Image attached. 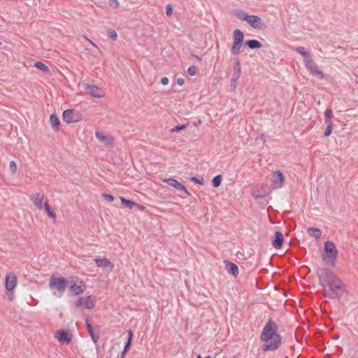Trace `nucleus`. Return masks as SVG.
Masks as SVG:
<instances>
[{"label": "nucleus", "instance_id": "39", "mask_svg": "<svg viewBox=\"0 0 358 358\" xmlns=\"http://www.w3.org/2000/svg\"><path fill=\"white\" fill-rule=\"evenodd\" d=\"M166 13L167 16H171L173 13V8L171 4H167L166 7Z\"/></svg>", "mask_w": 358, "mask_h": 358}, {"label": "nucleus", "instance_id": "18", "mask_svg": "<svg viewBox=\"0 0 358 358\" xmlns=\"http://www.w3.org/2000/svg\"><path fill=\"white\" fill-rule=\"evenodd\" d=\"M224 263L227 272L236 277L238 274V267L237 265L229 260H224Z\"/></svg>", "mask_w": 358, "mask_h": 358}, {"label": "nucleus", "instance_id": "2", "mask_svg": "<svg viewBox=\"0 0 358 358\" xmlns=\"http://www.w3.org/2000/svg\"><path fill=\"white\" fill-rule=\"evenodd\" d=\"M277 331V324L269 320L260 335V339L264 343L262 347L264 352L275 351L280 346L282 338Z\"/></svg>", "mask_w": 358, "mask_h": 358}, {"label": "nucleus", "instance_id": "52", "mask_svg": "<svg viewBox=\"0 0 358 358\" xmlns=\"http://www.w3.org/2000/svg\"><path fill=\"white\" fill-rule=\"evenodd\" d=\"M127 352H124V350L122 351V354H121V358H124V355Z\"/></svg>", "mask_w": 358, "mask_h": 358}, {"label": "nucleus", "instance_id": "37", "mask_svg": "<svg viewBox=\"0 0 358 358\" xmlns=\"http://www.w3.org/2000/svg\"><path fill=\"white\" fill-rule=\"evenodd\" d=\"M187 73L191 76H195L196 73V66L194 65L189 66L187 69Z\"/></svg>", "mask_w": 358, "mask_h": 358}, {"label": "nucleus", "instance_id": "49", "mask_svg": "<svg viewBox=\"0 0 358 358\" xmlns=\"http://www.w3.org/2000/svg\"><path fill=\"white\" fill-rule=\"evenodd\" d=\"M252 196L255 197V199H261V198H263L264 196L262 195V194H256L255 193H252Z\"/></svg>", "mask_w": 358, "mask_h": 358}, {"label": "nucleus", "instance_id": "19", "mask_svg": "<svg viewBox=\"0 0 358 358\" xmlns=\"http://www.w3.org/2000/svg\"><path fill=\"white\" fill-rule=\"evenodd\" d=\"M50 122L53 130L57 131L59 130L60 121L55 114L52 113L50 115Z\"/></svg>", "mask_w": 358, "mask_h": 358}, {"label": "nucleus", "instance_id": "45", "mask_svg": "<svg viewBox=\"0 0 358 358\" xmlns=\"http://www.w3.org/2000/svg\"><path fill=\"white\" fill-rule=\"evenodd\" d=\"M169 78H166V77H163L162 79H161V83L163 85H166L169 84Z\"/></svg>", "mask_w": 358, "mask_h": 358}, {"label": "nucleus", "instance_id": "51", "mask_svg": "<svg viewBox=\"0 0 358 358\" xmlns=\"http://www.w3.org/2000/svg\"><path fill=\"white\" fill-rule=\"evenodd\" d=\"M197 358H211L210 356H207V357H203L201 355H197L196 357Z\"/></svg>", "mask_w": 358, "mask_h": 358}, {"label": "nucleus", "instance_id": "46", "mask_svg": "<svg viewBox=\"0 0 358 358\" xmlns=\"http://www.w3.org/2000/svg\"><path fill=\"white\" fill-rule=\"evenodd\" d=\"M8 299H9V301H12L13 300V299H14L13 290L8 292Z\"/></svg>", "mask_w": 358, "mask_h": 358}, {"label": "nucleus", "instance_id": "53", "mask_svg": "<svg viewBox=\"0 0 358 358\" xmlns=\"http://www.w3.org/2000/svg\"><path fill=\"white\" fill-rule=\"evenodd\" d=\"M194 57H195V58H196L198 60H201V59L199 57H198L197 55H194Z\"/></svg>", "mask_w": 358, "mask_h": 358}, {"label": "nucleus", "instance_id": "10", "mask_svg": "<svg viewBox=\"0 0 358 358\" xmlns=\"http://www.w3.org/2000/svg\"><path fill=\"white\" fill-rule=\"evenodd\" d=\"M75 307L83 306L86 309H92L94 307V303L91 296L82 297L74 302Z\"/></svg>", "mask_w": 358, "mask_h": 358}, {"label": "nucleus", "instance_id": "48", "mask_svg": "<svg viewBox=\"0 0 358 358\" xmlns=\"http://www.w3.org/2000/svg\"><path fill=\"white\" fill-rule=\"evenodd\" d=\"M128 333V339L127 340H129V341H132V338H133V332L131 330H129L127 331Z\"/></svg>", "mask_w": 358, "mask_h": 358}, {"label": "nucleus", "instance_id": "3", "mask_svg": "<svg viewBox=\"0 0 358 358\" xmlns=\"http://www.w3.org/2000/svg\"><path fill=\"white\" fill-rule=\"evenodd\" d=\"M324 252L326 254L322 256V259L329 263L334 264L338 256V250L335 243L329 241L325 242Z\"/></svg>", "mask_w": 358, "mask_h": 358}, {"label": "nucleus", "instance_id": "38", "mask_svg": "<svg viewBox=\"0 0 358 358\" xmlns=\"http://www.w3.org/2000/svg\"><path fill=\"white\" fill-rule=\"evenodd\" d=\"M238 78H239L232 77L231 80V87L232 90H234L236 88Z\"/></svg>", "mask_w": 358, "mask_h": 358}, {"label": "nucleus", "instance_id": "4", "mask_svg": "<svg viewBox=\"0 0 358 358\" xmlns=\"http://www.w3.org/2000/svg\"><path fill=\"white\" fill-rule=\"evenodd\" d=\"M244 39L243 32L236 29L234 31V41L231 49L233 55H238L241 52V48Z\"/></svg>", "mask_w": 358, "mask_h": 358}, {"label": "nucleus", "instance_id": "56", "mask_svg": "<svg viewBox=\"0 0 358 358\" xmlns=\"http://www.w3.org/2000/svg\"><path fill=\"white\" fill-rule=\"evenodd\" d=\"M234 358H235V357H234Z\"/></svg>", "mask_w": 358, "mask_h": 358}, {"label": "nucleus", "instance_id": "29", "mask_svg": "<svg viewBox=\"0 0 358 358\" xmlns=\"http://www.w3.org/2000/svg\"><path fill=\"white\" fill-rule=\"evenodd\" d=\"M34 66L44 73H48L50 71L49 68L41 62H36Z\"/></svg>", "mask_w": 358, "mask_h": 358}, {"label": "nucleus", "instance_id": "41", "mask_svg": "<svg viewBox=\"0 0 358 358\" xmlns=\"http://www.w3.org/2000/svg\"><path fill=\"white\" fill-rule=\"evenodd\" d=\"M178 190L183 191L187 195L190 196L189 192L182 183L179 185Z\"/></svg>", "mask_w": 358, "mask_h": 358}, {"label": "nucleus", "instance_id": "28", "mask_svg": "<svg viewBox=\"0 0 358 358\" xmlns=\"http://www.w3.org/2000/svg\"><path fill=\"white\" fill-rule=\"evenodd\" d=\"M295 50L304 57V61L311 58L310 53H308L303 47H296Z\"/></svg>", "mask_w": 358, "mask_h": 358}, {"label": "nucleus", "instance_id": "1", "mask_svg": "<svg viewBox=\"0 0 358 358\" xmlns=\"http://www.w3.org/2000/svg\"><path fill=\"white\" fill-rule=\"evenodd\" d=\"M319 284L324 288L326 298L336 299L340 298L345 292L344 284L329 268H319L317 272Z\"/></svg>", "mask_w": 358, "mask_h": 358}, {"label": "nucleus", "instance_id": "27", "mask_svg": "<svg viewBox=\"0 0 358 358\" xmlns=\"http://www.w3.org/2000/svg\"><path fill=\"white\" fill-rule=\"evenodd\" d=\"M163 182L164 183H166L167 185L171 186V187H175L176 189H178V187L180 185V182L179 181H178L177 180H176V179H174L173 178L164 179L163 180Z\"/></svg>", "mask_w": 358, "mask_h": 358}, {"label": "nucleus", "instance_id": "54", "mask_svg": "<svg viewBox=\"0 0 358 358\" xmlns=\"http://www.w3.org/2000/svg\"><path fill=\"white\" fill-rule=\"evenodd\" d=\"M2 44V43L0 41V45Z\"/></svg>", "mask_w": 358, "mask_h": 358}, {"label": "nucleus", "instance_id": "23", "mask_svg": "<svg viewBox=\"0 0 358 358\" xmlns=\"http://www.w3.org/2000/svg\"><path fill=\"white\" fill-rule=\"evenodd\" d=\"M241 74V62L238 59H235V63L234 66V73L232 77L240 78Z\"/></svg>", "mask_w": 358, "mask_h": 358}, {"label": "nucleus", "instance_id": "20", "mask_svg": "<svg viewBox=\"0 0 358 358\" xmlns=\"http://www.w3.org/2000/svg\"><path fill=\"white\" fill-rule=\"evenodd\" d=\"M245 45H247L250 49H258L262 47V43L256 39H250L248 40L245 42Z\"/></svg>", "mask_w": 358, "mask_h": 358}, {"label": "nucleus", "instance_id": "24", "mask_svg": "<svg viewBox=\"0 0 358 358\" xmlns=\"http://www.w3.org/2000/svg\"><path fill=\"white\" fill-rule=\"evenodd\" d=\"M307 233L308 235L311 237H314L315 238L317 239L320 238L322 235V231L320 229L315 228V227H310L307 229Z\"/></svg>", "mask_w": 358, "mask_h": 358}, {"label": "nucleus", "instance_id": "22", "mask_svg": "<svg viewBox=\"0 0 358 358\" xmlns=\"http://www.w3.org/2000/svg\"><path fill=\"white\" fill-rule=\"evenodd\" d=\"M70 291L74 295H78L83 294L85 292V286L84 285H77L76 284H73L70 286Z\"/></svg>", "mask_w": 358, "mask_h": 358}, {"label": "nucleus", "instance_id": "5", "mask_svg": "<svg viewBox=\"0 0 358 358\" xmlns=\"http://www.w3.org/2000/svg\"><path fill=\"white\" fill-rule=\"evenodd\" d=\"M66 284L67 282L64 277H55L52 275L50 279L49 287L50 289L58 290L61 296L66 288Z\"/></svg>", "mask_w": 358, "mask_h": 358}, {"label": "nucleus", "instance_id": "17", "mask_svg": "<svg viewBox=\"0 0 358 358\" xmlns=\"http://www.w3.org/2000/svg\"><path fill=\"white\" fill-rule=\"evenodd\" d=\"M44 199V195L41 193H36L33 195L30 196V199L34 203V206L38 209H42L43 208V201Z\"/></svg>", "mask_w": 358, "mask_h": 358}, {"label": "nucleus", "instance_id": "15", "mask_svg": "<svg viewBox=\"0 0 358 358\" xmlns=\"http://www.w3.org/2000/svg\"><path fill=\"white\" fill-rule=\"evenodd\" d=\"M247 22L254 29H261L263 27L264 23L260 17L257 15H250Z\"/></svg>", "mask_w": 358, "mask_h": 358}, {"label": "nucleus", "instance_id": "11", "mask_svg": "<svg viewBox=\"0 0 358 358\" xmlns=\"http://www.w3.org/2000/svg\"><path fill=\"white\" fill-rule=\"evenodd\" d=\"M272 185L274 188H280L284 182V176L280 171H276L272 176Z\"/></svg>", "mask_w": 358, "mask_h": 358}, {"label": "nucleus", "instance_id": "32", "mask_svg": "<svg viewBox=\"0 0 358 358\" xmlns=\"http://www.w3.org/2000/svg\"><path fill=\"white\" fill-rule=\"evenodd\" d=\"M325 123H332L331 118L333 117V113L331 109H327L324 112Z\"/></svg>", "mask_w": 358, "mask_h": 358}, {"label": "nucleus", "instance_id": "36", "mask_svg": "<svg viewBox=\"0 0 358 358\" xmlns=\"http://www.w3.org/2000/svg\"><path fill=\"white\" fill-rule=\"evenodd\" d=\"M326 124H327V127L324 131V135L325 136H328L331 133L333 124H332V123H326Z\"/></svg>", "mask_w": 358, "mask_h": 358}, {"label": "nucleus", "instance_id": "47", "mask_svg": "<svg viewBox=\"0 0 358 358\" xmlns=\"http://www.w3.org/2000/svg\"><path fill=\"white\" fill-rule=\"evenodd\" d=\"M176 83L179 85H182L184 84L185 81H184L183 78H179L177 79Z\"/></svg>", "mask_w": 358, "mask_h": 358}, {"label": "nucleus", "instance_id": "44", "mask_svg": "<svg viewBox=\"0 0 358 358\" xmlns=\"http://www.w3.org/2000/svg\"><path fill=\"white\" fill-rule=\"evenodd\" d=\"M131 344V341L127 340V343H125L124 348V352H127L129 349Z\"/></svg>", "mask_w": 358, "mask_h": 358}, {"label": "nucleus", "instance_id": "26", "mask_svg": "<svg viewBox=\"0 0 358 358\" xmlns=\"http://www.w3.org/2000/svg\"><path fill=\"white\" fill-rule=\"evenodd\" d=\"M121 203L129 209H132L135 206H138V203L131 200L127 199L124 197H120Z\"/></svg>", "mask_w": 358, "mask_h": 358}, {"label": "nucleus", "instance_id": "8", "mask_svg": "<svg viewBox=\"0 0 358 358\" xmlns=\"http://www.w3.org/2000/svg\"><path fill=\"white\" fill-rule=\"evenodd\" d=\"M83 87L93 97L101 98L104 95L103 90L96 85L85 83L83 85Z\"/></svg>", "mask_w": 358, "mask_h": 358}, {"label": "nucleus", "instance_id": "7", "mask_svg": "<svg viewBox=\"0 0 358 358\" xmlns=\"http://www.w3.org/2000/svg\"><path fill=\"white\" fill-rule=\"evenodd\" d=\"M304 64L306 68L308 70V71L313 76H315L320 79L324 78V73L318 69V66L317 64L314 62V60L310 58L304 61Z\"/></svg>", "mask_w": 358, "mask_h": 358}, {"label": "nucleus", "instance_id": "33", "mask_svg": "<svg viewBox=\"0 0 358 358\" xmlns=\"http://www.w3.org/2000/svg\"><path fill=\"white\" fill-rule=\"evenodd\" d=\"M222 182L221 175H217L213 178L212 184L214 187H218Z\"/></svg>", "mask_w": 358, "mask_h": 358}, {"label": "nucleus", "instance_id": "14", "mask_svg": "<svg viewBox=\"0 0 358 358\" xmlns=\"http://www.w3.org/2000/svg\"><path fill=\"white\" fill-rule=\"evenodd\" d=\"M96 137L106 146L108 147H112L114 143V138L110 135H105L103 133L101 132H96L95 133Z\"/></svg>", "mask_w": 358, "mask_h": 358}, {"label": "nucleus", "instance_id": "42", "mask_svg": "<svg viewBox=\"0 0 358 358\" xmlns=\"http://www.w3.org/2000/svg\"><path fill=\"white\" fill-rule=\"evenodd\" d=\"M103 196L109 202L114 201V196L109 194H103Z\"/></svg>", "mask_w": 358, "mask_h": 358}, {"label": "nucleus", "instance_id": "30", "mask_svg": "<svg viewBox=\"0 0 358 358\" xmlns=\"http://www.w3.org/2000/svg\"><path fill=\"white\" fill-rule=\"evenodd\" d=\"M44 209L49 217L55 219L56 218V214L51 210L50 206L48 205V202H45L44 203Z\"/></svg>", "mask_w": 358, "mask_h": 358}, {"label": "nucleus", "instance_id": "50", "mask_svg": "<svg viewBox=\"0 0 358 358\" xmlns=\"http://www.w3.org/2000/svg\"><path fill=\"white\" fill-rule=\"evenodd\" d=\"M135 206L138 207L141 210H143L145 208V207L143 206L138 204V206Z\"/></svg>", "mask_w": 358, "mask_h": 358}, {"label": "nucleus", "instance_id": "13", "mask_svg": "<svg viewBox=\"0 0 358 358\" xmlns=\"http://www.w3.org/2000/svg\"><path fill=\"white\" fill-rule=\"evenodd\" d=\"M94 261L95 262L98 267L106 268L107 271L110 272L113 271L114 268V266L112 264V262H110L108 259L95 258L94 259Z\"/></svg>", "mask_w": 358, "mask_h": 358}, {"label": "nucleus", "instance_id": "35", "mask_svg": "<svg viewBox=\"0 0 358 358\" xmlns=\"http://www.w3.org/2000/svg\"><path fill=\"white\" fill-rule=\"evenodd\" d=\"M9 169L12 174H15L17 172V164L14 161H11L9 163Z\"/></svg>", "mask_w": 358, "mask_h": 358}, {"label": "nucleus", "instance_id": "34", "mask_svg": "<svg viewBox=\"0 0 358 358\" xmlns=\"http://www.w3.org/2000/svg\"><path fill=\"white\" fill-rule=\"evenodd\" d=\"M108 36L113 41H116L117 38V35L116 31L113 29H109L107 31Z\"/></svg>", "mask_w": 358, "mask_h": 358}, {"label": "nucleus", "instance_id": "31", "mask_svg": "<svg viewBox=\"0 0 358 358\" xmlns=\"http://www.w3.org/2000/svg\"><path fill=\"white\" fill-rule=\"evenodd\" d=\"M188 125H189L188 123L185 124H178V125H176L174 127H173L170 131L172 133L179 132L182 130L185 129L188 127Z\"/></svg>", "mask_w": 358, "mask_h": 358}, {"label": "nucleus", "instance_id": "21", "mask_svg": "<svg viewBox=\"0 0 358 358\" xmlns=\"http://www.w3.org/2000/svg\"><path fill=\"white\" fill-rule=\"evenodd\" d=\"M85 323H86L87 330L88 333L90 334L93 342L96 343L99 338V336L98 335L94 334L93 327L91 325V324L90 323L88 320H86Z\"/></svg>", "mask_w": 358, "mask_h": 358}, {"label": "nucleus", "instance_id": "25", "mask_svg": "<svg viewBox=\"0 0 358 358\" xmlns=\"http://www.w3.org/2000/svg\"><path fill=\"white\" fill-rule=\"evenodd\" d=\"M234 14L238 19L247 22L249 19L250 15H248L245 11L241 9H237L234 11Z\"/></svg>", "mask_w": 358, "mask_h": 358}, {"label": "nucleus", "instance_id": "9", "mask_svg": "<svg viewBox=\"0 0 358 358\" xmlns=\"http://www.w3.org/2000/svg\"><path fill=\"white\" fill-rule=\"evenodd\" d=\"M17 282V278L15 274L13 273H8L6 274L5 278V287L8 292L13 291L16 287Z\"/></svg>", "mask_w": 358, "mask_h": 358}, {"label": "nucleus", "instance_id": "40", "mask_svg": "<svg viewBox=\"0 0 358 358\" xmlns=\"http://www.w3.org/2000/svg\"><path fill=\"white\" fill-rule=\"evenodd\" d=\"M190 180H191V181L194 182L195 183H197V184L203 185V179L202 178H198L196 177H192L190 178Z\"/></svg>", "mask_w": 358, "mask_h": 358}, {"label": "nucleus", "instance_id": "12", "mask_svg": "<svg viewBox=\"0 0 358 358\" xmlns=\"http://www.w3.org/2000/svg\"><path fill=\"white\" fill-rule=\"evenodd\" d=\"M60 343L69 344L72 340V335L66 330H59L55 336Z\"/></svg>", "mask_w": 358, "mask_h": 358}, {"label": "nucleus", "instance_id": "55", "mask_svg": "<svg viewBox=\"0 0 358 358\" xmlns=\"http://www.w3.org/2000/svg\"><path fill=\"white\" fill-rule=\"evenodd\" d=\"M285 358H288L287 357H286Z\"/></svg>", "mask_w": 358, "mask_h": 358}, {"label": "nucleus", "instance_id": "43", "mask_svg": "<svg viewBox=\"0 0 358 358\" xmlns=\"http://www.w3.org/2000/svg\"><path fill=\"white\" fill-rule=\"evenodd\" d=\"M109 5L113 8H117L119 6V2L117 0H109Z\"/></svg>", "mask_w": 358, "mask_h": 358}, {"label": "nucleus", "instance_id": "6", "mask_svg": "<svg viewBox=\"0 0 358 358\" xmlns=\"http://www.w3.org/2000/svg\"><path fill=\"white\" fill-rule=\"evenodd\" d=\"M62 116L63 120L68 124L78 122L82 119L79 113L71 109L65 110Z\"/></svg>", "mask_w": 358, "mask_h": 358}, {"label": "nucleus", "instance_id": "16", "mask_svg": "<svg viewBox=\"0 0 358 358\" xmlns=\"http://www.w3.org/2000/svg\"><path fill=\"white\" fill-rule=\"evenodd\" d=\"M284 242V237L281 232L276 231L272 240V245L274 248L280 249Z\"/></svg>", "mask_w": 358, "mask_h": 358}]
</instances>
